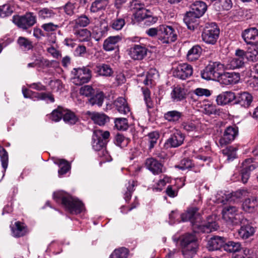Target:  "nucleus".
I'll return each mask as SVG.
<instances>
[{"label": "nucleus", "instance_id": "obj_23", "mask_svg": "<svg viewBox=\"0 0 258 258\" xmlns=\"http://www.w3.org/2000/svg\"><path fill=\"white\" fill-rule=\"evenodd\" d=\"M258 206V199L255 197L246 199L243 203V210L248 213H252Z\"/></svg>", "mask_w": 258, "mask_h": 258}, {"label": "nucleus", "instance_id": "obj_30", "mask_svg": "<svg viewBox=\"0 0 258 258\" xmlns=\"http://www.w3.org/2000/svg\"><path fill=\"white\" fill-rule=\"evenodd\" d=\"M246 59L250 61L258 60V44L251 46L245 51Z\"/></svg>", "mask_w": 258, "mask_h": 258}, {"label": "nucleus", "instance_id": "obj_15", "mask_svg": "<svg viewBox=\"0 0 258 258\" xmlns=\"http://www.w3.org/2000/svg\"><path fill=\"white\" fill-rule=\"evenodd\" d=\"M145 166L155 175L159 174L164 171L163 165L154 158L147 159L145 162Z\"/></svg>", "mask_w": 258, "mask_h": 258}, {"label": "nucleus", "instance_id": "obj_37", "mask_svg": "<svg viewBox=\"0 0 258 258\" xmlns=\"http://www.w3.org/2000/svg\"><path fill=\"white\" fill-rule=\"evenodd\" d=\"M182 113L177 110H172L164 113V118L168 121L176 122L182 116Z\"/></svg>", "mask_w": 258, "mask_h": 258}, {"label": "nucleus", "instance_id": "obj_63", "mask_svg": "<svg viewBox=\"0 0 258 258\" xmlns=\"http://www.w3.org/2000/svg\"><path fill=\"white\" fill-rule=\"evenodd\" d=\"M12 12L9 5L5 4L0 6V17H5L11 14Z\"/></svg>", "mask_w": 258, "mask_h": 258}, {"label": "nucleus", "instance_id": "obj_52", "mask_svg": "<svg viewBox=\"0 0 258 258\" xmlns=\"http://www.w3.org/2000/svg\"><path fill=\"white\" fill-rule=\"evenodd\" d=\"M159 137V134L157 132H153L148 134V137L150 150H151L154 147L155 145L157 144Z\"/></svg>", "mask_w": 258, "mask_h": 258}, {"label": "nucleus", "instance_id": "obj_7", "mask_svg": "<svg viewBox=\"0 0 258 258\" xmlns=\"http://www.w3.org/2000/svg\"><path fill=\"white\" fill-rule=\"evenodd\" d=\"M222 215L224 219L234 224H244L246 221L241 213L239 212L237 208L234 206L225 207L223 209Z\"/></svg>", "mask_w": 258, "mask_h": 258}, {"label": "nucleus", "instance_id": "obj_56", "mask_svg": "<svg viewBox=\"0 0 258 258\" xmlns=\"http://www.w3.org/2000/svg\"><path fill=\"white\" fill-rule=\"evenodd\" d=\"M194 166V164L190 159L184 158L181 160L179 164L176 165L175 167L183 170L186 169L191 168Z\"/></svg>", "mask_w": 258, "mask_h": 258}, {"label": "nucleus", "instance_id": "obj_8", "mask_svg": "<svg viewBox=\"0 0 258 258\" xmlns=\"http://www.w3.org/2000/svg\"><path fill=\"white\" fill-rule=\"evenodd\" d=\"M207 10V5L205 2L196 1L190 5L189 11L185 14L186 22H189L192 19L200 18L203 16Z\"/></svg>", "mask_w": 258, "mask_h": 258}, {"label": "nucleus", "instance_id": "obj_39", "mask_svg": "<svg viewBox=\"0 0 258 258\" xmlns=\"http://www.w3.org/2000/svg\"><path fill=\"white\" fill-rule=\"evenodd\" d=\"M114 126L119 131H125L128 127L127 119L126 118L119 117L114 119Z\"/></svg>", "mask_w": 258, "mask_h": 258}, {"label": "nucleus", "instance_id": "obj_5", "mask_svg": "<svg viewBox=\"0 0 258 258\" xmlns=\"http://www.w3.org/2000/svg\"><path fill=\"white\" fill-rule=\"evenodd\" d=\"M223 65L219 62H210L202 72L201 77L207 80H218L221 75Z\"/></svg>", "mask_w": 258, "mask_h": 258}, {"label": "nucleus", "instance_id": "obj_11", "mask_svg": "<svg viewBox=\"0 0 258 258\" xmlns=\"http://www.w3.org/2000/svg\"><path fill=\"white\" fill-rule=\"evenodd\" d=\"M192 73V67L187 63L179 64L174 69L173 72L174 77L181 80L186 79L190 77Z\"/></svg>", "mask_w": 258, "mask_h": 258}, {"label": "nucleus", "instance_id": "obj_49", "mask_svg": "<svg viewBox=\"0 0 258 258\" xmlns=\"http://www.w3.org/2000/svg\"><path fill=\"white\" fill-rule=\"evenodd\" d=\"M142 93L144 96V101L148 108L153 107V103L151 98V92L147 87L142 88Z\"/></svg>", "mask_w": 258, "mask_h": 258}, {"label": "nucleus", "instance_id": "obj_38", "mask_svg": "<svg viewBox=\"0 0 258 258\" xmlns=\"http://www.w3.org/2000/svg\"><path fill=\"white\" fill-rule=\"evenodd\" d=\"M181 127L187 132L196 131L198 128V123L193 120L183 121L181 124Z\"/></svg>", "mask_w": 258, "mask_h": 258}, {"label": "nucleus", "instance_id": "obj_18", "mask_svg": "<svg viewBox=\"0 0 258 258\" xmlns=\"http://www.w3.org/2000/svg\"><path fill=\"white\" fill-rule=\"evenodd\" d=\"M236 95L234 93L231 91L223 92L219 94L216 98L217 104L219 105H225L234 100Z\"/></svg>", "mask_w": 258, "mask_h": 258}, {"label": "nucleus", "instance_id": "obj_16", "mask_svg": "<svg viewBox=\"0 0 258 258\" xmlns=\"http://www.w3.org/2000/svg\"><path fill=\"white\" fill-rule=\"evenodd\" d=\"M225 238L224 237L215 236L211 237L208 241L207 248L209 251L220 250L224 248Z\"/></svg>", "mask_w": 258, "mask_h": 258}, {"label": "nucleus", "instance_id": "obj_33", "mask_svg": "<svg viewBox=\"0 0 258 258\" xmlns=\"http://www.w3.org/2000/svg\"><path fill=\"white\" fill-rule=\"evenodd\" d=\"M176 30L179 31V30L177 29L175 25H162L157 28H150L146 32H174Z\"/></svg>", "mask_w": 258, "mask_h": 258}, {"label": "nucleus", "instance_id": "obj_13", "mask_svg": "<svg viewBox=\"0 0 258 258\" xmlns=\"http://www.w3.org/2000/svg\"><path fill=\"white\" fill-rule=\"evenodd\" d=\"M148 49L142 45L135 44L127 50L130 57L135 60H141L147 54Z\"/></svg>", "mask_w": 258, "mask_h": 258}, {"label": "nucleus", "instance_id": "obj_17", "mask_svg": "<svg viewBox=\"0 0 258 258\" xmlns=\"http://www.w3.org/2000/svg\"><path fill=\"white\" fill-rule=\"evenodd\" d=\"M240 79L239 74L234 72H225L221 73L220 81L225 85L236 84Z\"/></svg>", "mask_w": 258, "mask_h": 258}, {"label": "nucleus", "instance_id": "obj_32", "mask_svg": "<svg viewBox=\"0 0 258 258\" xmlns=\"http://www.w3.org/2000/svg\"><path fill=\"white\" fill-rule=\"evenodd\" d=\"M62 119L66 123L71 125L75 124L79 120L74 112L66 109H64Z\"/></svg>", "mask_w": 258, "mask_h": 258}, {"label": "nucleus", "instance_id": "obj_59", "mask_svg": "<svg viewBox=\"0 0 258 258\" xmlns=\"http://www.w3.org/2000/svg\"><path fill=\"white\" fill-rule=\"evenodd\" d=\"M219 9L223 10H229L232 7V3L231 0H219L216 3Z\"/></svg>", "mask_w": 258, "mask_h": 258}, {"label": "nucleus", "instance_id": "obj_36", "mask_svg": "<svg viewBox=\"0 0 258 258\" xmlns=\"http://www.w3.org/2000/svg\"><path fill=\"white\" fill-rule=\"evenodd\" d=\"M97 72L100 76L110 77L112 75L113 71L109 65L107 64H101L97 66Z\"/></svg>", "mask_w": 258, "mask_h": 258}, {"label": "nucleus", "instance_id": "obj_61", "mask_svg": "<svg viewBox=\"0 0 258 258\" xmlns=\"http://www.w3.org/2000/svg\"><path fill=\"white\" fill-rule=\"evenodd\" d=\"M170 179L166 176H164L162 179H160L156 186L153 187V190L156 191H161L162 189V187L164 186L166 184L169 182Z\"/></svg>", "mask_w": 258, "mask_h": 258}, {"label": "nucleus", "instance_id": "obj_6", "mask_svg": "<svg viewBox=\"0 0 258 258\" xmlns=\"http://www.w3.org/2000/svg\"><path fill=\"white\" fill-rule=\"evenodd\" d=\"M72 82L76 85H82L88 83L92 77L91 71L88 68H74L72 71Z\"/></svg>", "mask_w": 258, "mask_h": 258}, {"label": "nucleus", "instance_id": "obj_27", "mask_svg": "<svg viewBox=\"0 0 258 258\" xmlns=\"http://www.w3.org/2000/svg\"><path fill=\"white\" fill-rule=\"evenodd\" d=\"M109 0H95L90 7L92 13H97L100 11L105 10L108 6Z\"/></svg>", "mask_w": 258, "mask_h": 258}, {"label": "nucleus", "instance_id": "obj_2", "mask_svg": "<svg viewBox=\"0 0 258 258\" xmlns=\"http://www.w3.org/2000/svg\"><path fill=\"white\" fill-rule=\"evenodd\" d=\"M110 137V133L108 131H103L101 130H96L93 132L92 136V147L98 151V155L100 158L101 164L102 162H109L111 160V157L106 151L105 145L107 141Z\"/></svg>", "mask_w": 258, "mask_h": 258}, {"label": "nucleus", "instance_id": "obj_29", "mask_svg": "<svg viewBox=\"0 0 258 258\" xmlns=\"http://www.w3.org/2000/svg\"><path fill=\"white\" fill-rule=\"evenodd\" d=\"M90 117L95 123L99 125H103L109 121V117L104 113L93 112L90 114Z\"/></svg>", "mask_w": 258, "mask_h": 258}, {"label": "nucleus", "instance_id": "obj_14", "mask_svg": "<svg viewBox=\"0 0 258 258\" xmlns=\"http://www.w3.org/2000/svg\"><path fill=\"white\" fill-rule=\"evenodd\" d=\"M184 136L180 131L176 130L166 140L164 147L166 148H176L181 146L184 141Z\"/></svg>", "mask_w": 258, "mask_h": 258}, {"label": "nucleus", "instance_id": "obj_47", "mask_svg": "<svg viewBox=\"0 0 258 258\" xmlns=\"http://www.w3.org/2000/svg\"><path fill=\"white\" fill-rule=\"evenodd\" d=\"M60 169L58 171L59 175L66 174L71 168L69 163L64 159H59L57 162Z\"/></svg>", "mask_w": 258, "mask_h": 258}, {"label": "nucleus", "instance_id": "obj_60", "mask_svg": "<svg viewBox=\"0 0 258 258\" xmlns=\"http://www.w3.org/2000/svg\"><path fill=\"white\" fill-rule=\"evenodd\" d=\"M95 27L98 28L94 30V31L96 32H106L109 30L108 24L107 22L104 20L100 21L99 23L95 26Z\"/></svg>", "mask_w": 258, "mask_h": 258}, {"label": "nucleus", "instance_id": "obj_3", "mask_svg": "<svg viewBox=\"0 0 258 258\" xmlns=\"http://www.w3.org/2000/svg\"><path fill=\"white\" fill-rule=\"evenodd\" d=\"M53 197L57 202L60 200L66 209L72 214H79L84 210L83 204L68 194L63 192H55Z\"/></svg>", "mask_w": 258, "mask_h": 258}, {"label": "nucleus", "instance_id": "obj_9", "mask_svg": "<svg viewBox=\"0 0 258 258\" xmlns=\"http://www.w3.org/2000/svg\"><path fill=\"white\" fill-rule=\"evenodd\" d=\"M13 22L18 27L26 30L36 23V17L33 13L28 12L22 16H14Z\"/></svg>", "mask_w": 258, "mask_h": 258}, {"label": "nucleus", "instance_id": "obj_64", "mask_svg": "<svg viewBox=\"0 0 258 258\" xmlns=\"http://www.w3.org/2000/svg\"><path fill=\"white\" fill-rule=\"evenodd\" d=\"M124 25V20L120 18L114 21L111 25V27L114 30L119 31L121 29Z\"/></svg>", "mask_w": 258, "mask_h": 258}, {"label": "nucleus", "instance_id": "obj_41", "mask_svg": "<svg viewBox=\"0 0 258 258\" xmlns=\"http://www.w3.org/2000/svg\"><path fill=\"white\" fill-rule=\"evenodd\" d=\"M177 39L176 33H160L158 39L162 43H169L175 41Z\"/></svg>", "mask_w": 258, "mask_h": 258}, {"label": "nucleus", "instance_id": "obj_40", "mask_svg": "<svg viewBox=\"0 0 258 258\" xmlns=\"http://www.w3.org/2000/svg\"><path fill=\"white\" fill-rule=\"evenodd\" d=\"M64 108L61 107H58L56 109L53 110L52 112L48 115L49 118L53 121L58 122L63 118Z\"/></svg>", "mask_w": 258, "mask_h": 258}, {"label": "nucleus", "instance_id": "obj_31", "mask_svg": "<svg viewBox=\"0 0 258 258\" xmlns=\"http://www.w3.org/2000/svg\"><path fill=\"white\" fill-rule=\"evenodd\" d=\"M38 16L41 20H49L55 16V13L52 8H44L38 11Z\"/></svg>", "mask_w": 258, "mask_h": 258}, {"label": "nucleus", "instance_id": "obj_22", "mask_svg": "<svg viewBox=\"0 0 258 258\" xmlns=\"http://www.w3.org/2000/svg\"><path fill=\"white\" fill-rule=\"evenodd\" d=\"M114 105L117 111L126 115L130 113V108L125 98L122 97L117 98L114 102Z\"/></svg>", "mask_w": 258, "mask_h": 258}, {"label": "nucleus", "instance_id": "obj_20", "mask_svg": "<svg viewBox=\"0 0 258 258\" xmlns=\"http://www.w3.org/2000/svg\"><path fill=\"white\" fill-rule=\"evenodd\" d=\"M235 100H236V103L239 104L243 107L248 108L253 100V97L248 92H243L238 93Z\"/></svg>", "mask_w": 258, "mask_h": 258}, {"label": "nucleus", "instance_id": "obj_43", "mask_svg": "<svg viewBox=\"0 0 258 258\" xmlns=\"http://www.w3.org/2000/svg\"><path fill=\"white\" fill-rule=\"evenodd\" d=\"M158 76V72L156 69H150L148 72L146 78L143 81L144 84L146 85H152Z\"/></svg>", "mask_w": 258, "mask_h": 258}, {"label": "nucleus", "instance_id": "obj_42", "mask_svg": "<svg viewBox=\"0 0 258 258\" xmlns=\"http://www.w3.org/2000/svg\"><path fill=\"white\" fill-rule=\"evenodd\" d=\"M128 250L125 247L115 249L110 255L109 258H127Z\"/></svg>", "mask_w": 258, "mask_h": 258}, {"label": "nucleus", "instance_id": "obj_55", "mask_svg": "<svg viewBox=\"0 0 258 258\" xmlns=\"http://www.w3.org/2000/svg\"><path fill=\"white\" fill-rule=\"evenodd\" d=\"M130 140L125 138L121 134H117L115 138V144L120 148L126 147L128 144Z\"/></svg>", "mask_w": 258, "mask_h": 258}, {"label": "nucleus", "instance_id": "obj_34", "mask_svg": "<svg viewBox=\"0 0 258 258\" xmlns=\"http://www.w3.org/2000/svg\"><path fill=\"white\" fill-rule=\"evenodd\" d=\"M224 250L229 252H239L241 249V245L238 242L229 241L227 243H224Z\"/></svg>", "mask_w": 258, "mask_h": 258}, {"label": "nucleus", "instance_id": "obj_28", "mask_svg": "<svg viewBox=\"0 0 258 258\" xmlns=\"http://www.w3.org/2000/svg\"><path fill=\"white\" fill-rule=\"evenodd\" d=\"M238 232L241 238L246 239L253 235L255 229L250 225H246L241 226Z\"/></svg>", "mask_w": 258, "mask_h": 258}, {"label": "nucleus", "instance_id": "obj_53", "mask_svg": "<svg viewBox=\"0 0 258 258\" xmlns=\"http://www.w3.org/2000/svg\"><path fill=\"white\" fill-rule=\"evenodd\" d=\"M126 187L127 190L124 194V198L126 201H129L131 198L132 194L135 190L134 187L137 185V182L134 180L130 181Z\"/></svg>", "mask_w": 258, "mask_h": 258}, {"label": "nucleus", "instance_id": "obj_46", "mask_svg": "<svg viewBox=\"0 0 258 258\" xmlns=\"http://www.w3.org/2000/svg\"><path fill=\"white\" fill-rule=\"evenodd\" d=\"M242 37L247 44L255 45L258 42V33H242Z\"/></svg>", "mask_w": 258, "mask_h": 258}, {"label": "nucleus", "instance_id": "obj_12", "mask_svg": "<svg viewBox=\"0 0 258 258\" xmlns=\"http://www.w3.org/2000/svg\"><path fill=\"white\" fill-rule=\"evenodd\" d=\"M245 59H246L245 51L238 49L235 51V57L229 59L226 67L232 70L241 68L244 64Z\"/></svg>", "mask_w": 258, "mask_h": 258}, {"label": "nucleus", "instance_id": "obj_4", "mask_svg": "<svg viewBox=\"0 0 258 258\" xmlns=\"http://www.w3.org/2000/svg\"><path fill=\"white\" fill-rule=\"evenodd\" d=\"M180 244L184 258H193L198 248L197 238L195 234L185 233L180 237Z\"/></svg>", "mask_w": 258, "mask_h": 258}, {"label": "nucleus", "instance_id": "obj_62", "mask_svg": "<svg viewBox=\"0 0 258 258\" xmlns=\"http://www.w3.org/2000/svg\"><path fill=\"white\" fill-rule=\"evenodd\" d=\"M76 4L75 3L68 2L64 7L65 13L68 15H72L74 14Z\"/></svg>", "mask_w": 258, "mask_h": 258}, {"label": "nucleus", "instance_id": "obj_19", "mask_svg": "<svg viewBox=\"0 0 258 258\" xmlns=\"http://www.w3.org/2000/svg\"><path fill=\"white\" fill-rule=\"evenodd\" d=\"M252 159L248 158L245 160L242 163V169L241 170V180L245 183L249 177V172L255 168V166L251 164Z\"/></svg>", "mask_w": 258, "mask_h": 258}, {"label": "nucleus", "instance_id": "obj_54", "mask_svg": "<svg viewBox=\"0 0 258 258\" xmlns=\"http://www.w3.org/2000/svg\"><path fill=\"white\" fill-rule=\"evenodd\" d=\"M0 158L2 167L4 169V172H5L8 167L9 158L8 152L3 148H0Z\"/></svg>", "mask_w": 258, "mask_h": 258}, {"label": "nucleus", "instance_id": "obj_1", "mask_svg": "<svg viewBox=\"0 0 258 258\" xmlns=\"http://www.w3.org/2000/svg\"><path fill=\"white\" fill-rule=\"evenodd\" d=\"M199 208L192 207L187 209L186 212L181 215L183 221H189L192 224L194 231L197 232L210 233L218 229L219 226L214 221L209 220L203 223Z\"/></svg>", "mask_w": 258, "mask_h": 258}, {"label": "nucleus", "instance_id": "obj_26", "mask_svg": "<svg viewBox=\"0 0 258 258\" xmlns=\"http://www.w3.org/2000/svg\"><path fill=\"white\" fill-rule=\"evenodd\" d=\"M12 232L13 236L20 237L25 235L28 231L26 227L20 222L18 221L15 222L12 227Z\"/></svg>", "mask_w": 258, "mask_h": 258}, {"label": "nucleus", "instance_id": "obj_45", "mask_svg": "<svg viewBox=\"0 0 258 258\" xmlns=\"http://www.w3.org/2000/svg\"><path fill=\"white\" fill-rule=\"evenodd\" d=\"M203 40L208 44H215L219 38V33H202Z\"/></svg>", "mask_w": 258, "mask_h": 258}, {"label": "nucleus", "instance_id": "obj_21", "mask_svg": "<svg viewBox=\"0 0 258 258\" xmlns=\"http://www.w3.org/2000/svg\"><path fill=\"white\" fill-rule=\"evenodd\" d=\"M245 193L244 190L240 189L232 193L225 194L222 197L221 202L223 204H225L227 202H237L243 198Z\"/></svg>", "mask_w": 258, "mask_h": 258}, {"label": "nucleus", "instance_id": "obj_57", "mask_svg": "<svg viewBox=\"0 0 258 258\" xmlns=\"http://www.w3.org/2000/svg\"><path fill=\"white\" fill-rule=\"evenodd\" d=\"M220 28L215 22L207 23L204 28V32H220Z\"/></svg>", "mask_w": 258, "mask_h": 258}, {"label": "nucleus", "instance_id": "obj_25", "mask_svg": "<svg viewBox=\"0 0 258 258\" xmlns=\"http://www.w3.org/2000/svg\"><path fill=\"white\" fill-rule=\"evenodd\" d=\"M203 49L199 45L193 46L187 52L186 58L189 61L198 60L201 56Z\"/></svg>", "mask_w": 258, "mask_h": 258}, {"label": "nucleus", "instance_id": "obj_35", "mask_svg": "<svg viewBox=\"0 0 258 258\" xmlns=\"http://www.w3.org/2000/svg\"><path fill=\"white\" fill-rule=\"evenodd\" d=\"M147 10L144 7L143 8L134 12V16L135 18L138 21L144 20V23H147V22H150L151 19H153L152 17H148L147 14Z\"/></svg>", "mask_w": 258, "mask_h": 258}, {"label": "nucleus", "instance_id": "obj_51", "mask_svg": "<svg viewBox=\"0 0 258 258\" xmlns=\"http://www.w3.org/2000/svg\"><path fill=\"white\" fill-rule=\"evenodd\" d=\"M75 28L84 27L87 26L90 23V20L86 15H82L75 20Z\"/></svg>", "mask_w": 258, "mask_h": 258}, {"label": "nucleus", "instance_id": "obj_10", "mask_svg": "<svg viewBox=\"0 0 258 258\" xmlns=\"http://www.w3.org/2000/svg\"><path fill=\"white\" fill-rule=\"evenodd\" d=\"M238 134V128L235 125L229 126L226 128L222 137L219 140L221 147L230 144Z\"/></svg>", "mask_w": 258, "mask_h": 258}, {"label": "nucleus", "instance_id": "obj_24", "mask_svg": "<svg viewBox=\"0 0 258 258\" xmlns=\"http://www.w3.org/2000/svg\"><path fill=\"white\" fill-rule=\"evenodd\" d=\"M186 94L187 91L184 88L177 86L173 89L171 93V96L174 101L178 102L185 99Z\"/></svg>", "mask_w": 258, "mask_h": 258}, {"label": "nucleus", "instance_id": "obj_58", "mask_svg": "<svg viewBox=\"0 0 258 258\" xmlns=\"http://www.w3.org/2000/svg\"><path fill=\"white\" fill-rule=\"evenodd\" d=\"M203 111L207 115L216 114L217 113L216 107L211 103H206L203 106Z\"/></svg>", "mask_w": 258, "mask_h": 258}, {"label": "nucleus", "instance_id": "obj_50", "mask_svg": "<svg viewBox=\"0 0 258 258\" xmlns=\"http://www.w3.org/2000/svg\"><path fill=\"white\" fill-rule=\"evenodd\" d=\"M104 100V95L102 92L98 93L93 96L89 99V102L91 105H97L101 106Z\"/></svg>", "mask_w": 258, "mask_h": 258}, {"label": "nucleus", "instance_id": "obj_44", "mask_svg": "<svg viewBox=\"0 0 258 258\" xmlns=\"http://www.w3.org/2000/svg\"><path fill=\"white\" fill-rule=\"evenodd\" d=\"M17 42L20 47L24 51L29 50L33 47L32 42L25 37H20Z\"/></svg>", "mask_w": 258, "mask_h": 258}, {"label": "nucleus", "instance_id": "obj_48", "mask_svg": "<svg viewBox=\"0 0 258 258\" xmlns=\"http://www.w3.org/2000/svg\"><path fill=\"white\" fill-rule=\"evenodd\" d=\"M236 148L233 146H229L222 150V152L224 155L227 156L228 160H232L236 158Z\"/></svg>", "mask_w": 258, "mask_h": 258}]
</instances>
